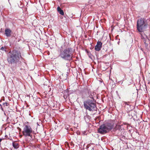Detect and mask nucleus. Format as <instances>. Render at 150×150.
I'll use <instances>...</instances> for the list:
<instances>
[{
    "instance_id": "f3484780",
    "label": "nucleus",
    "mask_w": 150,
    "mask_h": 150,
    "mask_svg": "<svg viewBox=\"0 0 150 150\" xmlns=\"http://www.w3.org/2000/svg\"><path fill=\"white\" fill-rule=\"evenodd\" d=\"M117 128L118 130L120 131H121L122 130V129H121V126L120 125L117 126Z\"/></svg>"
},
{
    "instance_id": "473e14b6",
    "label": "nucleus",
    "mask_w": 150,
    "mask_h": 150,
    "mask_svg": "<svg viewBox=\"0 0 150 150\" xmlns=\"http://www.w3.org/2000/svg\"><path fill=\"white\" fill-rule=\"evenodd\" d=\"M144 43L146 45V43L145 42H144Z\"/></svg>"
},
{
    "instance_id": "7c9ffc66",
    "label": "nucleus",
    "mask_w": 150,
    "mask_h": 150,
    "mask_svg": "<svg viewBox=\"0 0 150 150\" xmlns=\"http://www.w3.org/2000/svg\"><path fill=\"white\" fill-rule=\"evenodd\" d=\"M0 106H1V107H2V105L1 104H0Z\"/></svg>"
},
{
    "instance_id": "20e7f679",
    "label": "nucleus",
    "mask_w": 150,
    "mask_h": 150,
    "mask_svg": "<svg viewBox=\"0 0 150 150\" xmlns=\"http://www.w3.org/2000/svg\"><path fill=\"white\" fill-rule=\"evenodd\" d=\"M144 18H141L137 20L136 24L137 30L141 33L146 30L147 28L148 24Z\"/></svg>"
},
{
    "instance_id": "b1692460",
    "label": "nucleus",
    "mask_w": 150,
    "mask_h": 150,
    "mask_svg": "<svg viewBox=\"0 0 150 150\" xmlns=\"http://www.w3.org/2000/svg\"><path fill=\"white\" fill-rule=\"evenodd\" d=\"M1 110H2V111H3L4 112V109H3V108L2 107H1Z\"/></svg>"
},
{
    "instance_id": "6ab92c4d",
    "label": "nucleus",
    "mask_w": 150,
    "mask_h": 150,
    "mask_svg": "<svg viewBox=\"0 0 150 150\" xmlns=\"http://www.w3.org/2000/svg\"><path fill=\"white\" fill-rule=\"evenodd\" d=\"M66 66L67 67H69L70 66V64L69 63H67L66 64Z\"/></svg>"
},
{
    "instance_id": "39448f33",
    "label": "nucleus",
    "mask_w": 150,
    "mask_h": 150,
    "mask_svg": "<svg viewBox=\"0 0 150 150\" xmlns=\"http://www.w3.org/2000/svg\"><path fill=\"white\" fill-rule=\"evenodd\" d=\"M84 108L90 111H97V107L95 99H88L83 102Z\"/></svg>"
},
{
    "instance_id": "c85d7f7f",
    "label": "nucleus",
    "mask_w": 150,
    "mask_h": 150,
    "mask_svg": "<svg viewBox=\"0 0 150 150\" xmlns=\"http://www.w3.org/2000/svg\"><path fill=\"white\" fill-rule=\"evenodd\" d=\"M5 137H7L8 136H7V135H5Z\"/></svg>"
},
{
    "instance_id": "f8f14e48",
    "label": "nucleus",
    "mask_w": 150,
    "mask_h": 150,
    "mask_svg": "<svg viewBox=\"0 0 150 150\" xmlns=\"http://www.w3.org/2000/svg\"><path fill=\"white\" fill-rule=\"evenodd\" d=\"M69 91L68 89H66L63 91V94L69 96Z\"/></svg>"
},
{
    "instance_id": "2eb2a0df",
    "label": "nucleus",
    "mask_w": 150,
    "mask_h": 150,
    "mask_svg": "<svg viewBox=\"0 0 150 150\" xmlns=\"http://www.w3.org/2000/svg\"><path fill=\"white\" fill-rule=\"evenodd\" d=\"M94 93L93 92H92V93L90 95H89L88 96L90 98H91V99H94L93 96L94 95Z\"/></svg>"
},
{
    "instance_id": "4468645a",
    "label": "nucleus",
    "mask_w": 150,
    "mask_h": 150,
    "mask_svg": "<svg viewBox=\"0 0 150 150\" xmlns=\"http://www.w3.org/2000/svg\"><path fill=\"white\" fill-rule=\"evenodd\" d=\"M0 50H1L3 52H8V51L6 50V48L5 47H1L0 49Z\"/></svg>"
},
{
    "instance_id": "f03ea898",
    "label": "nucleus",
    "mask_w": 150,
    "mask_h": 150,
    "mask_svg": "<svg viewBox=\"0 0 150 150\" xmlns=\"http://www.w3.org/2000/svg\"><path fill=\"white\" fill-rule=\"evenodd\" d=\"M114 122L111 120L105 122L100 126L98 132L102 134L108 133L114 128Z\"/></svg>"
},
{
    "instance_id": "2f4dec72",
    "label": "nucleus",
    "mask_w": 150,
    "mask_h": 150,
    "mask_svg": "<svg viewBox=\"0 0 150 150\" xmlns=\"http://www.w3.org/2000/svg\"><path fill=\"white\" fill-rule=\"evenodd\" d=\"M4 114L5 115H6V113H5V112H4Z\"/></svg>"
},
{
    "instance_id": "a211bd4d",
    "label": "nucleus",
    "mask_w": 150,
    "mask_h": 150,
    "mask_svg": "<svg viewBox=\"0 0 150 150\" xmlns=\"http://www.w3.org/2000/svg\"><path fill=\"white\" fill-rule=\"evenodd\" d=\"M3 105H4V106H7L8 105V103H7L6 102L3 103Z\"/></svg>"
},
{
    "instance_id": "aec40b11",
    "label": "nucleus",
    "mask_w": 150,
    "mask_h": 150,
    "mask_svg": "<svg viewBox=\"0 0 150 150\" xmlns=\"http://www.w3.org/2000/svg\"><path fill=\"white\" fill-rule=\"evenodd\" d=\"M32 134H30V136L29 135H27V137H30V139H33V135H32Z\"/></svg>"
},
{
    "instance_id": "412c9836",
    "label": "nucleus",
    "mask_w": 150,
    "mask_h": 150,
    "mask_svg": "<svg viewBox=\"0 0 150 150\" xmlns=\"http://www.w3.org/2000/svg\"><path fill=\"white\" fill-rule=\"evenodd\" d=\"M68 97V96H67V95L66 96V95L64 94L63 97L65 99H67Z\"/></svg>"
},
{
    "instance_id": "f257e3e1",
    "label": "nucleus",
    "mask_w": 150,
    "mask_h": 150,
    "mask_svg": "<svg viewBox=\"0 0 150 150\" xmlns=\"http://www.w3.org/2000/svg\"><path fill=\"white\" fill-rule=\"evenodd\" d=\"M7 60L9 66L13 71L16 69L17 67L21 65L22 62L25 63V61L21 55L20 51L14 49L7 54Z\"/></svg>"
},
{
    "instance_id": "9d476101",
    "label": "nucleus",
    "mask_w": 150,
    "mask_h": 150,
    "mask_svg": "<svg viewBox=\"0 0 150 150\" xmlns=\"http://www.w3.org/2000/svg\"><path fill=\"white\" fill-rule=\"evenodd\" d=\"M58 12L62 15H64V12L62 9L59 6H58L57 8Z\"/></svg>"
},
{
    "instance_id": "bb28decb",
    "label": "nucleus",
    "mask_w": 150,
    "mask_h": 150,
    "mask_svg": "<svg viewBox=\"0 0 150 150\" xmlns=\"http://www.w3.org/2000/svg\"><path fill=\"white\" fill-rule=\"evenodd\" d=\"M18 128L19 129V131H21V129L20 128L18 127Z\"/></svg>"
},
{
    "instance_id": "4be33fe9",
    "label": "nucleus",
    "mask_w": 150,
    "mask_h": 150,
    "mask_svg": "<svg viewBox=\"0 0 150 150\" xmlns=\"http://www.w3.org/2000/svg\"><path fill=\"white\" fill-rule=\"evenodd\" d=\"M19 7L20 8H22L23 7V4L20 3V6H19Z\"/></svg>"
},
{
    "instance_id": "c756f323",
    "label": "nucleus",
    "mask_w": 150,
    "mask_h": 150,
    "mask_svg": "<svg viewBox=\"0 0 150 150\" xmlns=\"http://www.w3.org/2000/svg\"><path fill=\"white\" fill-rule=\"evenodd\" d=\"M119 42H120V41H119L117 43H118V44H119Z\"/></svg>"
},
{
    "instance_id": "0eeeda50",
    "label": "nucleus",
    "mask_w": 150,
    "mask_h": 150,
    "mask_svg": "<svg viewBox=\"0 0 150 150\" xmlns=\"http://www.w3.org/2000/svg\"><path fill=\"white\" fill-rule=\"evenodd\" d=\"M4 35L7 37H13L14 36H11L12 32L11 30L9 28H6L5 30Z\"/></svg>"
},
{
    "instance_id": "f704fd0d",
    "label": "nucleus",
    "mask_w": 150,
    "mask_h": 150,
    "mask_svg": "<svg viewBox=\"0 0 150 150\" xmlns=\"http://www.w3.org/2000/svg\"><path fill=\"white\" fill-rule=\"evenodd\" d=\"M60 18H62V17H60Z\"/></svg>"
},
{
    "instance_id": "1a4fd4ad",
    "label": "nucleus",
    "mask_w": 150,
    "mask_h": 150,
    "mask_svg": "<svg viewBox=\"0 0 150 150\" xmlns=\"http://www.w3.org/2000/svg\"><path fill=\"white\" fill-rule=\"evenodd\" d=\"M130 103V102H126L124 101L123 102L124 104H125V107L127 109V112H129L132 111V109L131 108V105L129 104Z\"/></svg>"
},
{
    "instance_id": "cd10ccee",
    "label": "nucleus",
    "mask_w": 150,
    "mask_h": 150,
    "mask_svg": "<svg viewBox=\"0 0 150 150\" xmlns=\"http://www.w3.org/2000/svg\"><path fill=\"white\" fill-rule=\"evenodd\" d=\"M143 36L141 35V38L143 39Z\"/></svg>"
},
{
    "instance_id": "ddd939ff",
    "label": "nucleus",
    "mask_w": 150,
    "mask_h": 150,
    "mask_svg": "<svg viewBox=\"0 0 150 150\" xmlns=\"http://www.w3.org/2000/svg\"><path fill=\"white\" fill-rule=\"evenodd\" d=\"M12 145L13 147L15 149H18L19 147V145L18 144L13 143Z\"/></svg>"
},
{
    "instance_id": "393cba45",
    "label": "nucleus",
    "mask_w": 150,
    "mask_h": 150,
    "mask_svg": "<svg viewBox=\"0 0 150 150\" xmlns=\"http://www.w3.org/2000/svg\"><path fill=\"white\" fill-rule=\"evenodd\" d=\"M71 146H74V144H73V143H71Z\"/></svg>"
},
{
    "instance_id": "5701e85b",
    "label": "nucleus",
    "mask_w": 150,
    "mask_h": 150,
    "mask_svg": "<svg viewBox=\"0 0 150 150\" xmlns=\"http://www.w3.org/2000/svg\"><path fill=\"white\" fill-rule=\"evenodd\" d=\"M89 146L88 145H87L86 146V149H88V148H89Z\"/></svg>"
},
{
    "instance_id": "dca6fc26",
    "label": "nucleus",
    "mask_w": 150,
    "mask_h": 150,
    "mask_svg": "<svg viewBox=\"0 0 150 150\" xmlns=\"http://www.w3.org/2000/svg\"><path fill=\"white\" fill-rule=\"evenodd\" d=\"M86 92L87 93H88V96L90 95L91 93H92V92H91V91L90 90V89H87L86 91Z\"/></svg>"
},
{
    "instance_id": "6e6552de",
    "label": "nucleus",
    "mask_w": 150,
    "mask_h": 150,
    "mask_svg": "<svg viewBox=\"0 0 150 150\" xmlns=\"http://www.w3.org/2000/svg\"><path fill=\"white\" fill-rule=\"evenodd\" d=\"M102 46V43L100 41H98L97 42V44L95 47V50L96 51H100Z\"/></svg>"
},
{
    "instance_id": "9b49d317",
    "label": "nucleus",
    "mask_w": 150,
    "mask_h": 150,
    "mask_svg": "<svg viewBox=\"0 0 150 150\" xmlns=\"http://www.w3.org/2000/svg\"><path fill=\"white\" fill-rule=\"evenodd\" d=\"M86 52L87 53V55H88L89 57L91 59H92L93 55L90 52L87 50H86Z\"/></svg>"
},
{
    "instance_id": "72a5a7b5",
    "label": "nucleus",
    "mask_w": 150,
    "mask_h": 150,
    "mask_svg": "<svg viewBox=\"0 0 150 150\" xmlns=\"http://www.w3.org/2000/svg\"><path fill=\"white\" fill-rule=\"evenodd\" d=\"M38 125H39L38 124V123H37Z\"/></svg>"
},
{
    "instance_id": "7ed1b4c3",
    "label": "nucleus",
    "mask_w": 150,
    "mask_h": 150,
    "mask_svg": "<svg viewBox=\"0 0 150 150\" xmlns=\"http://www.w3.org/2000/svg\"><path fill=\"white\" fill-rule=\"evenodd\" d=\"M59 57L65 61L69 62L72 61L74 57L73 55L72 49L70 47H67L63 50H60Z\"/></svg>"
},
{
    "instance_id": "423d86ee",
    "label": "nucleus",
    "mask_w": 150,
    "mask_h": 150,
    "mask_svg": "<svg viewBox=\"0 0 150 150\" xmlns=\"http://www.w3.org/2000/svg\"><path fill=\"white\" fill-rule=\"evenodd\" d=\"M22 133L24 137H27V135L30 136V134H34L35 133L30 126L25 125L23 127Z\"/></svg>"
},
{
    "instance_id": "a878e982",
    "label": "nucleus",
    "mask_w": 150,
    "mask_h": 150,
    "mask_svg": "<svg viewBox=\"0 0 150 150\" xmlns=\"http://www.w3.org/2000/svg\"><path fill=\"white\" fill-rule=\"evenodd\" d=\"M146 38H147L148 40H149V38H148V36H147L146 35Z\"/></svg>"
}]
</instances>
